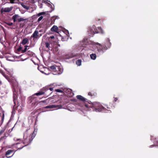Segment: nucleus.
I'll use <instances>...</instances> for the list:
<instances>
[{
  "mask_svg": "<svg viewBox=\"0 0 158 158\" xmlns=\"http://www.w3.org/2000/svg\"><path fill=\"white\" fill-rule=\"evenodd\" d=\"M77 98L84 102V106L87 109V110H89L90 108L93 109V110L96 112H101L106 111V109L103 107L100 103L97 102H94L93 103L91 101H88V100L83 96L78 95L77 96Z\"/></svg>",
  "mask_w": 158,
  "mask_h": 158,
  "instance_id": "f257e3e1",
  "label": "nucleus"
},
{
  "mask_svg": "<svg viewBox=\"0 0 158 158\" xmlns=\"http://www.w3.org/2000/svg\"><path fill=\"white\" fill-rule=\"evenodd\" d=\"M88 32L90 36H91V35H93L95 33H101L102 34L104 33V31L101 27H98L97 28L94 29V31L92 29H91V28L89 27Z\"/></svg>",
  "mask_w": 158,
  "mask_h": 158,
  "instance_id": "f03ea898",
  "label": "nucleus"
},
{
  "mask_svg": "<svg viewBox=\"0 0 158 158\" xmlns=\"http://www.w3.org/2000/svg\"><path fill=\"white\" fill-rule=\"evenodd\" d=\"M18 94H17V92L15 90L13 91V101L14 104V106H13V110H17L18 107L20 105V103L18 102L17 101V99L18 98Z\"/></svg>",
  "mask_w": 158,
  "mask_h": 158,
  "instance_id": "7ed1b4c3",
  "label": "nucleus"
},
{
  "mask_svg": "<svg viewBox=\"0 0 158 158\" xmlns=\"http://www.w3.org/2000/svg\"><path fill=\"white\" fill-rule=\"evenodd\" d=\"M28 129H27L24 134V142H27V144L30 143V135L28 132Z\"/></svg>",
  "mask_w": 158,
  "mask_h": 158,
  "instance_id": "20e7f679",
  "label": "nucleus"
},
{
  "mask_svg": "<svg viewBox=\"0 0 158 158\" xmlns=\"http://www.w3.org/2000/svg\"><path fill=\"white\" fill-rule=\"evenodd\" d=\"M44 12H42L39 13L37 15H33L31 17L32 19H30V22L31 21L32 23H36L37 22V17L41 15H44Z\"/></svg>",
  "mask_w": 158,
  "mask_h": 158,
  "instance_id": "39448f33",
  "label": "nucleus"
},
{
  "mask_svg": "<svg viewBox=\"0 0 158 158\" xmlns=\"http://www.w3.org/2000/svg\"><path fill=\"white\" fill-rule=\"evenodd\" d=\"M14 150H7L5 153V155L6 157L10 158L12 157L14 154L15 152L13 153Z\"/></svg>",
  "mask_w": 158,
  "mask_h": 158,
  "instance_id": "423d86ee",
  "label": "nucleus"
},
{
  "mask_svg": "<svg viewBox=\"0 0 158 158\" xmlns=\"http://www.w3.org/2000/svg\"><path fill=\"white\" fill-rule=\"evenodd\" d=\"M98 44L100 46V47L98 49V51L99 52H102V53H103L104 51H105L109 48L105 45L102 47L100 44L98 43Z\"/></svg>",
  "mask_w": 158,
  "mask_h": 158,
  "instance_id": "0eeeda50",
  "label": "nucleus"
},
{
  "mask_svg": "<svg viewBox=\"0 0 158 158\" xmlns=\"http://www.w3.org/2000/svg\"><path fill=\"white\" fill-rule=\"evenodd\" d=\"M64 90L66 93L68 97H71L74 95V94L71 89H65Z\"/></svg>",
  "mask_w": 158,
  "mask_h": 158,
  "instance_id": "6e6552de",
  "label": "nucleus"
},
{
  "mask_svg": "<svg viewBox=\"0 0 158 158\" xmlns=\"http://www.w3.org/2000/svg\"><path fill=\"white\" fill-rule=\"evenodd\" d=\"M62 106L59 105H51L46 106L45 108H55L56 109H60L62 108Z\"/></svg>",
  "mask_w": 158,
  "mask_h": 158,
  "instance_id": "1a4fd4ad",
  "label": "nucleus"
},
{
  "mask_svg": "<svg viewBox=\"0 0 158 158\" xmlns=\"http://www.w3.org/2000/svg\"><path fill=\"white\" fill-rule=\"evenodd\" d=\"M12 9V8H11L7 7L5 8H2L1 10V12L2 13L3 12H10Z\"/></svg>",
  "mask_w": 158,
  "mask_h": 158,
  "instance_id": "9d476101",
  "label": "nucleus"
},
{
  "mask_svg": "<svg viewBox=\"0 0 158 158\" xmlns=\"http://www.w3.org/2000/svg\"><path fill=\"white\" fill-rule=\"evenodd\" d=\"M78 55L77 53L74 54L73 53H71L67 55V57L68 58H71L73 57L77 56Z\"/></svg>",
  "mask_w": 158,
  "mask_h": 158,
  "instance_id": "9b49d317",
  "label": "nucleus"
},
{
  "mask_svg": "<svg viewBox=\"0 0 158 158\" xmlns=\"http://www.w3.org/2000/svg\"><path fill=\"white\" fill-rule=\"evenodd\" d=\"M38 31H35L32 35L30 37V39L33 38V39L37 38L38 37Z\"/></svg>",
  "mask_w": 158,
  "mask_h": 158,
  "instance_id": "f8f14e48",
  "label": "nucleus"
},
{
  "mask_svg": "<svg viewBox=\"0 0 158 158\" xmlns=\"http://www.w3.org/2000/svg\"><path fill=\"white\" fill-rule=\"evenodd\" d=\"M105 45H106L108 48H110L111 46V43L110 42L109 39L108 38L107 39Z\"/></svg>",
  "mask_w": 158,
  "mask_h": 158,
  "instance_id": "ddd939ff",
  "label": "nucleus"
},
{
  "mask_svg": "<svg viewBox=\"0 0 158 158\" xmlns=\"http://www.w3.org/2000/svg\"><path fill=\"white\" fill-rule=\"evenodd\" d=\"M51 30L52 31H54L58 33V27L55 25H54L51 28Z\"/></svg>",
  "mask_w": 158,
  "mask_h": 158,
  "instance_id": "4468645a",
  "label": "nucleus"
},
{
  "mask_svg": "<svg viewBox=\"0 0 158 158\" xmlns=\"http://www.w3.org/2000/svg\"><path fill=\"white\" fill-rule=\"evenodd\" d=\"M19 17V16L18 15H13L12 17V19L13 20L14 22L17 21V19Z\"/></svg>",
  "mask_w": 158,
  "mask_h": 158,
  "instance_id": "2eb2a0df",
  "label": "nucleus"
},
{
  "mask_svg": "<svg viewBox=\"0 0 158 158\" xmlns=\"http://www.w3.org/2000/svg\"><path fill=\"white\" fill-rule=\"evenodd\" d=\"M10 27H8V28H10L11 29H15L17 28H19L21 27V26L18 27L17 25H16L15 24H13L12 25H11Z\"/></svg>",
  "mask_w": 158,
  "mask_h": 158,
  "instance_id": "dca6fc26",
  "label": "nucleus"
},
{
  "mask_svg": "<svg viewBox=\"0 0 158 158\" xmlns=\"http://www.w3.org/2000/svg\"><path fill=\"white\" fill-rule=\"evenodd\" d=\"M45 44L46 48H47L46 51L48 52L49 50H51L50 48H51L50 46V44L49 42H47L45 43Z\"/></svg>",
  "mask_w": 158,
  "mask_h": 158,
  "instance_id": "f3484780",
  "label": "nucleus"
},
{
  "mask_svg": "<svg viewBox=\"0 0 158 158\" xmlns=\"http://www.w3.org/2000/svg\"><path fill=\"white\" fill-rule=\"evenodd\" d=\"M37 129H35L34 132H33V133H32V135H31V138L32 139V140L33 139V138L35 137L36 135V134L37 133Z\"/></svg>",
  "mask_w": 158,
  "mask_h": 158,
  "instance_id": "a211bd4d",
  "label": "nucleus"
},
{
  "mask_svg": "<svg viewBox=\"0 0 158 158\" xmlns=\"http://www.w3.org/2000/svg\"><path fill=\"white\" fill-rule=\"evenodd\" d=\"M50 68L53 70V71H55V69H58L59 68V66H54V65H52V66L51 67H49Z\"/></svg>",
  "mask_w": 158,
  "mask_h": 158,
  "instance_id": "6ab92c4d",
  "label": "nucleus"
},
{
  "mask_svg": "<svg viewBox=\"0 0 158 158\" xmlns=\"http://www.w3.org/2000/svg\"><path fill=\"white\" fill-rule=\"evenodd\" d=\"M48 41H51V40H52L53 41H55V38L54 36L52 35L49 37H48Z\"/></svg>",
  "mask_w": 158,
  "mask_h": 158,
  "instance_id": "aec40b11",
  "label": "nucleus"
},
{
  "mask_svg": "<svg viewBox=\"0 0 158 158\" xmlns=\"http://www.w3.org/2000/svg\"><path fill=\"white\" fill-rule=\"evenodd\" d=\"M91 58L93 60H94L96 58V55L95 53H93L90 55Z\"/></svg>",
  "mask_w": 158,
  "mask_h": 158,
  "instance_id": "412c9836",
  "label": "nucleus"
},
{
  "mask_svg": "<svg viewBox=\"0 0 158 158\" xmlns=\"http://www.w3.org/2000/svg\"><path fill=\"white\" fill-rule=\"evenodd\" d=\"M48 6L50 7L51 9V10L50 11H49V12H51L53 10H54V6L52 5L50 3H48Z\"/></svg>",
  "mask_w": 158,
  "mask_h": 158,
  "instance_id": "4be33fe9",
  "label": "nucleus"
},
{
  "mask_svg": "<svg viewBox=\"0 0 158 158\" xmlns=\"http://www.w3.org/2000/svg\"><path fill=\"white\" fill-rule=\"evenodd\" d=\"M28 39L27 38L24 39L21 42V43L22 44L24 45L27 43V42H28Z\"/></svg>",
  "mask_w": 158,
  "mask_h": 158,
  "instance_id": "5701e85b",
  "label": "nucleus"
},
{
  "mask_svg": "<svg viewBox=\"0 0 158 158\" xmlns=\"http://www.w3.org/2000/svg\"><path fill=\"white\" fill-rule=\"evenodd\" d=\"M81 61L80 59H78L77 60L76 62V64L78 66H80L81 65Z\"/></svg>",
  "mask_w": 158,
  "mask_h": 158,
  "instance_id": "b1692460",
  "label": "nucleus"
},
{
  "mask_svg": "<svg viewBox=\"0 0 158 158\" xmlns=\"http://www.w3.org/2000/svg\"><path fill=\"white\" fill-rule=\"evenodd\" d=\"M61 69L60 68V67H59V68L58 69H55V72H56V73H58V74H60L61 73Z\"/></svg>",
  "mask_w": 158,
  "mask_h": 158,
  "instance_id": "393cba45",
  "label": "nucleus"
},
{
  "mask_svg": "<svg viewBox=\"0 0 158 158\" xmlns=\"http://www.w3.org/2000/svg\"><path fill=\"white\" fill-rule=\"evenodd\" d=\"M45 92H43V91H40L38 93H36L35 94L37 96H39L43 94Z\"/></svg>",
  "mask_w": 158,
  "mask_h": 158,
  "instance_id": "a878e982",
  "label": "nucleus"
},
{
  "mask_svg": "<svg viewBox=\"0 0 158 158\" xmlns=\"http://www.w3.org/2000/svg\"><path fill=\"white\" fill-rule=\"evenodd\" d=\"M24 20H25V19L19 17V18L17 19V21L19 22H21V21H24Z\"/></svg>",
  "mask_w": 158,
  "mask_h": 158,
  "instance_id": "bb28decb",
  "label": "nucleus"
},
{
  "mask_svg": "<svg viewBox=\"0 0 158 158\" xmlns=\"http://www.w3.org/2000/svg\"><path fill=\"white\" fill-rule=\"evenodd\" d=\"M27 46H24V48L23 50H22V53H23L25 52L27 50Z\"/></svg>",
  "mask_w": 158,
  "mask_h": 158,
  "instance_id": "cd10ccee",
  "label": "nucleus"
},
{
  "mask_svg": "<svg viewBox=\"0 0 158 158\" xmlns=\"http://www.w3.org/2000/svg\"><path fill=\"white\" fill-rule=\"evenodd\" d=\"M2 117V119L1 122H0V125H1L3 122L4 118V114H3V116L1 117Z\"/></svg>",
  "mask_w": 158,
  "mask_h": 158,
  "instance_id": "c85d7f7f",
  "label": "nucleus"
},
{
  "mask_svg": "<svg viewBox=\"0 0 158 158\" xmlns=\"http://www.w3.org/2000/svg\"><path fill=\"white\" fill-rule=\"evenodd\" d=\"M54 50L56 52V53H58L59 52V49L58 47H55V48Z\"/></svg>",
  "mask_w": 158,
  "mask_h": 158,
  "instance_id": "c756f323",
  "label": "nucleus"
},
{
  "mask_svg": "<svg viewBox=\"0 0 158 158\" xmlns=\"http://www.w3.org/2000/svg\"><path fill=\"white\" fill-rule=\"evenodd\" d=\"M55 91L57 92H60V93L63 92V91L62 90H61L60 89H56L55 90Z\"/></svg>",
  "mask_w": 158,
  "mask_h": 158,
  "instance_id": "7c9ffc66",
  "label": "nucleus"
},
{
  "mask_svg": "<svg viewBox=\"0 0 158 158\" xmlns=\"http://www.w3.org/2000/svg\"><path fill=\"white\" fill-rule=\"evenodd\" d=\"M39 0H30V2L34 4L37 1H38Z\"/></svg>",
  "mask_w": 158,
  "mask_h": 158,
  "instance_id": "2f4dec72",
  "label": "nucleus"
},
{
  "mask_svg": "<svg viewBox=\"0 0 158 158\" xmlns=\"http://www.w3.org/2000/svg\"><path fill=\"white\" fill-rule=\"evenodd\" d=\"M43 18V16H41L40 17L37 19V22H39Z\"/></svg>",
  "mask_w": 158,
  "mask_h": 158,
  "instance_id": "473e14b6",
  "label": "nucleus"
},
{
  "mask_svg": "<svg viewBox=\"0 0 158 158\" xmlns=\"http://www.w3.org/2000/svg\"><path fill=\"white\" fill-rule=\"evenodd\" d=\"M97 96V93L96 92H92V96L95 97Z\"/></svg>",
  "mask_w": 158,
  "mask_h": 158,
  "instance_id": "72a5a7b5",
  "label": "nucleus"
},
{
  "mask_svg": "<svg viewBox=\"0 0 158 158\" xmlns=\"http://www.w3.org/2000/svg\"><path fill=\"white\" fill-rule=\"evenodd\" d=\"M33 7H31V6H30V8H32V10H31V12L34 10L35 9V5H33Z\"/></svg>",
  "mask_w": 158,
  "mask_h": 158,
  "instance_id": "f704fd0d",
  "label": "nucleus"
},
{
  "mask_svg": "<svg viewBox=\"0 0 158 158\" xmlns=\"http://www.w3.org/2000/svg\"><path fill=\"white\" fill-rule=\"evenodd\" d=\"M6 24L8 26H11V25H12L13 23L12 22H7L6 23Z\"/></svg>",
  "mask_w": 158,
  "mask_h": 158,
  "instance_id": "c9c22d12",
  "label": "nucleus"
},
{
  "mask_svg": "<svg viewBox=\"0 0 158 158\" xmlns=\"http://www.w3.org/2000/svg\"><path fill=\"white\" fill-rule=\"evenodd\" d=\"M22 6L24 8H25L27 9H29V7L26 6V5H22Z\"/></svg>",
  "mask_w": 158,
  "mask_h": 158,
  "instance_id": "e433bc0d",
  "label": "nucleus"
},
{
  "mask_svg": "<svg viewBox=\"0 0 158 158\" xmlns=\"http://www.w3.org/2000/svg\"><path fill=\"white\" fill-rule=\"evenodd\" d=\"M46 89V91H47L48 90H50L51 91H52L53 90V88H47Z\"/></svg>",
  "mask_w": 158,
  "mask_h": 158,
  "instance_id": "4c0bfd02",
  "label": "nucleus"
},
{
  "mask_svg": "<svg viewBox=\"0 0 158 158\" xmlns=\"http://www.w3.org/2000/svg\"><path fill=\"white\" fill-rule=\"evenodd\" d=\"M17 50L19 52L21 51L22 52V47H19V48Z\"/></svg>",
  "mask_w": 158,
  "mask_h": 158,
  "instance_id": "58836bf2",
  "label": "nucleus"
},
{
  "mask_svg": "<svg viewBox=\"0 0 158 158\" xmlns=\"http://www.w3.org/2000/svg\"><path fill=\"white\" fill-rule=\"evenodd\" d=\"M15 0H10V3H15Z\"/></svg>",
  "mask_w": 158,
  "mask_h": 158,
  "instance_id": "ea45409f",
  "label": "nucleus"
},
{
  "mask_svg": "<svg viewBox=\"0 0 158 158\" xmlns=\"http://www.w3.org/2000/svg\"><path fill=\"white\" fill-rule=\"evenodd\" d=\"M4 130H2L0 131V135L4 132Z\"/></svg>",
  "mask_w": 158,
  "mask_h": 158,
  "instance_id": "a19ab883",
  "label": "nucleus"
},
{
  "mask_svg": "<svg viewBox=\"0 0 158 158\" xmlns=\"http://www.w3.org/2000/svg\"><path fill=\"white\" fill-rule=\"evenodd\" d=\"M88 95L90 96L91 97H92V92H89L88 94Z\"/></svg>",
  "mask_w": 158,
  "mask_h": 158,
  "instance_id": "79ce46f5",
  "label": "nucleus"
},
{
  "mask_svg": "<svg viewBox=\"0 0 158 158\" xmlns=\"http://www.w3.org/2000/svg\"><path fill=\"white\" fill-rule=\"evenodd\" d=\"M55 41H53L52 40H51V41H49V42L50 43V44H52L53 42H54Z\"/></svg>",
  "mask_w": 158,
  "mask_h": 158,
  "instance_id": "37998d69",
  "label": "nucleus"
},
{
  "mask_svg": "<svg viewBox=\"0 0 158 158\" xmlns=\"http://www.w3.org/2000/svg\"><path fill=\"white\" fill-rule=\"evenodd\" d=\"M118 100V98H114V102H116Z\"/></svg>",
  "mask_w": 158,
  "mask_h": 158,
  "instance_id": "c03bdc74",
  "label": "nucleus"
},
{
  "mask_svg": "<svg viewBox=\"0 0 158 158\" xmlns=\"http://www.w3.org/2000/svg\"><path fill=\"white\" fill-rule=\"evenodd\" d=\"M42 4H40V8H41L42 7Z\"/></svg>",
  "mask_w": 158,
  "mask_h": 158,
  "instance_id": "a18cd8bd",
  "label": "nucleus"
},
{
  "mask_svg": "<svg viewBox=\"0 0 158 158\" xmlns=\"http://www.w3.org/2000/svg\"><path fill=\"white\" fill-rule=\"evenodd\" d=\"M44 2L45 3H47V4H48V2H47V1H46V0L44 1Z\"/></svg>",
  "mask_w": 158,
  "mask_h": 158,
  "instance_id": "49530a36",
  "label": "nucleus"
},
{
  "mask_svg": "<svg viewBox=\"0 0 158 158\" xmlns=\"http://www.w3.org/2000/svg\"><path fill=\"white\" fill-rule=\"evenodd\" d=\"M4 138V137L3 136L2 137H1V138H0V141H1V139H2V138Z\"/></svg>",
  "mask_w": 158,
  "mask_h": 158,
  "instance_id": "de8ad7c7",
  "label": "nucleus"
},
{
  "mask_svg": "<svg viewBox=\"0 0 158 158\" xmlns=\"http://www.w3.org/2000/svg\"><path fill=\"white\" fill-rule=\"evenodd\" d=\"M2 83V81L1 80H0V85H1Z\"/></svg>",
  "mask_w": 158,
  "mask_h": 158,
  "instance_id": "09e8293b",
  "label": "nucleus"
},
{
  "mask_svg": "<svg viewBox=\"0 0 158 158\" xmlns=\"http://www.w3.org/2000/svg\"><path fill=\"white\" fill-rule=\"evenodd\" d=\"M31 61H32L33 62V63H34L35 64H35V63L33 61V60H32V59H31Z\"/></svg>",
  "mask_w": 158,
  "mask_h": 158,
  "instance_id": "8fccbe9b",
  "label": "nucleus"
},
{
  "mask_svg": "<svg viewBox=\"0 0 158 158\" xmlns=\"http://www.w3.org/2000/svg\"><path fill=\"white\" fill-rule=\"evenodd\" d=\"M39 66L38 65V67H37V68L38 69H39Z\"/></svg>",
  "mask_w": 158,
  "mask_h": 158,
  "instance_id": "3c124183",
  "label": "nucleus"
},
{
  "mask_svg": "<svg viewBox=\"0 0 158 158\" xmlns=\"http://www.w3.org/2000/svg\"><path fill=\"white\" fill-rule=\"evenodd\" d=\"M107 108H108V109H110V108L108 107H107Z\"/></svg>",
  "mask_w": 158,
  "mask_h": 158,
  "instance_id": "603ef678",
  "label": "nucleus"
},
{
  "mask_svg": "<svg viewBox=\"0 0 158 158\" xmlns=\"http://www.w3.org/2000/svg\"><path fill=\"white\" fill-rule=\"evenodd\" d=\"M23 147H21V148H20V149H21V148H22Z\"/></svg>",
  "mask_w": 158,
  "mask_h": 158,
  "instance_id": "864d4df0",
  "label": "nucleus"
},
{
  "mask_svg": "<svg viewBox=\"0 0 158 158\" xmlns=\"http://www.w3.org/2000/svg\"><path fill=\"white\" fill-rule=\"evenodd\" d=\"M31 53H30V56H31Z\"/></svg>",
  "mask_w": 158,
  "mask_h": 158,
  "instance_id": "5fc2aeb1",
  "label": "nucleus"
},
{
  "mask_svg": "<svg viewBox=\"0 0 158 158\" xmlns=\"http://www.w3.org/2000/svg\"><path fill=\"white\" fill-rule=\"evenodd\" d=\"M157 146H158V144H157Z\"/></svg>",
  "mask_w": 158,
  "mask_h": 158,
  "instance_id": "6e6d98bb",
  "label": "nucleus"
},
{
  "mask_svg": "<svg viewBox=\"0 0 158 158\" xmlns=\"http://www.w3.org/2000/svg\"><path fill=\"white\" fill-rule=\"evenodd\" d=\"M100 20V19H98V20H99H99Z\"/></svg>",
  "mask_w": 158,
  "mask_h": 158,
  "instance_id": "4d7b16f0",
  "label": "nucleus"
}]
</instances>
